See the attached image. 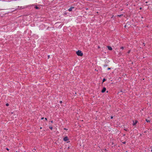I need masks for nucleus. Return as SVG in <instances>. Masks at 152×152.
Here are the masks:
<instances>
[{
	"label": "nucleus",
	"mask_w": 152,
	"mask_h": 152,
	"mask_svg": "<svg viewBox=\"0 0 152 152\" xmlns=\"http://www.w3.org/2000/svg\"><path fill=\"white\" fill-rule=\"evenodd\" d=\"M104 66H107V65H104Z\"/></svg>",
	"instance_id": "nucleus-23"
},
{
	"label": "nucleus",
	"mask_w": 152,
	"mask_h": 152,
	"mask_svg": "<svg viewBox=\"0 0 152 152\" xmlns=\"http://www.w3.org/2000/svg\"><path fill=\"white\" fill-rule=\"evenodd\" d=\"M126 131H127V129H124Z\"/></svg>",
	"instance_id": "nucleus-21"
},
{
	"label": "nucleus",
	"mask_w": 152,
	"mask_h": 152,
	"mask_svg": "<svg viewBox=\"0 0 152 152\" xmlns=\"http://www.w3.org/2000/svg\"><path fill=\"white\" fill-rule=\"evenodd\" d=\"M110 118H111V119H113V116H111V117Z\"/></svg>",
	"instance_id": "nucleus-14"
},
{
	"label": "nucleus",
	"mask_w": 152,
	"mask_h": 152,
	"mask_svg": "<svg viewBox=\"0 0 152 152\" xmlns=\"http://www.w3.org/2000/svg\"><path fill=\"white\" fill-rule=\"evenodd\" d=\"M133 126H135L136 125V124L138 122V121H135V122H134V121H133Z\"/></svg>",
	"instance_id": "nucleus-3"
},
{
	"label": "nucleus",
	"mask_w": 152,
	"mask_h": 152,
	"mask_svg": "<svg viewBox=\"0 0 152 152\" xmlns=\"http://www.w3.org/2000/svg\"><path fill=\"white\" fill-rule=\"evenodd\" d=\"M126 152H128L127 151H126Z\"/></svg>",
	"instance_id": "nucleus-30"
},
{
	"label": "nucleus",
	"mask_w": 152,
	"mask_h": 152,
	"mask_svg": "<svg viewBox=\"0 0 152 152\" xmlns=\"http://www.w3.org/2000/svg\"><path fill=\"white\" fill-rule=\"evenodd\" d=\"M110 68H107V70H110Z\"/></svg>",
	"instance_id": "nucleus-13"
},
{
	"label": "nucleus",
	"mask_w": 152,
	"mask_h": 152,
	"mask_svg": "<svg viewBox=\"0 0 152 152\" xmlns=\"http://www.w3.org/2000/svg\"><path fill=\"white\" fill-rule=\"evenodd\" d=\"M40 129H42V127H40Z\"/></svg>",
	"instance_id": "nucleus-29"
},
{
	"label": "nucleus",
	"mask_w": 152,
	"mask_h": 152,
	"mask_svg": "<svg viewBox=\"0 0 152 152\" xmlns=\"http://www.w3.org/2000/svg\"><path fill=\"white\" fill-rule=\"evenodd\" d=\"M45 119L46 120H47V118H45Z\"/></svg>",
	"instance_id": "nucleus-25"
},
{
	"label": "nucleus",
	"mask_w": 152,
	"mask_h": 152,
	"mask_svg": "<svg viewBox=\"0 0 152 152\" xmlns=\"http://www.w3.org/2000/svg\"><path fill=\"white\" fill-rule=\"evenodd\" d=\"M44 118H43H43H41V119H42H42H43Z\"/></svg>",
	"instance_id": "nucleus-26"
},
{
	"label": "nucleus",
	"mask_w": 152,
	"mask_h": 152,
	"mask_svg": "<svg viewBox=\"0 0 152 152\" xmlns=\"http://www.w3.org/2000/svg\"><path fill=\"white\" fill-rule=\"evenodd\" d=\"M74 7H70V8L69 9H68V10L70 11V12H71V11H72V9H74Z\"/></svg>",
	"instance_id": "nucleus-5"
},
{
	"label": "nucleus",
	"mask_w": 152,
	"mask_h": 152,
	"mask_svg": "<svg viewBox=\"0 0 152 152\" xmlns=\"http://www.w3.org/2000/svg\"><path fill=\"white\" fill-rule=\"evenodd\" d=\"M69 140L68 137H66L64 138L63 140L65 141H66Z\"/></svg>",
	"instance_id": "nucleus-2"
},
{
	"label": "nucleus",
	"mask_w": 152,
	"mask_h": 152,
	"mask_svg": "<svg viewBox=\"0 0 152 152\" xmlns=\"http://www.w3.org/2000/svg\"><path fill=\"white\" fill-rule=\"evenodd\" d=\"M124 47H121V49H124Z\"/></svg>",
	"instance_id": "nucleus-11"
},
{
	"label": "nucleus",
	"mask_w": 152,
	"mask_h": 152,
	"mask_svg": "<svg viewBox=\"0 0 152 152\" xmlns=\"http://www.w3.org/2000/svg\"><path fill=\"white\" fill-rule=\"evenodd\" d=\"M106 90V88L105 87H104L102 90V92L103 93Z\"/></svg>",
	"instance_id": "nucleus-4"
},
{
	"label": "nucleus",
	"mask_w": 152,
	"mask_h": 152,
	"mask_svg": "<svg viewBox=\"0 0 152 152\" xmlns=\"http://www.w3.org/2000/svg\"><path fill=\"white\" fill-rule=\"evenodd\" d=\"M51 123H52L53 122V121H51Z\"/></svg>",
	"instance_id": "nucleus-27"
},
{
	"label": "nucleus",
	"mask_w": 152,
	"mask_h": 152,
	"mask_svg": "<svg viewBox=\"0 0 152 152\" xmlns=\"http://www.w3.org/2000/svg\"><path fill=\"white\" fill-rule=\"evenodd\" d=\"M6 149L8 151H9V149L8 148H7Z\"/></svg>",
	"instance_id": "nucleus-15"
},
{
	"label": "nucleus",
	"mask_w": 152,
	"mask_h": 152,
	"mask_svg": "<svg viewBox=\"0 0 152 152\" xmlns=\"http://www.w3.org/2000/svg\"><path fill=\"white\" fill-rule=\"evenodd\" d=\"M64 129L65 130H67L66 129V128H64Z\"/></svg>",
	"instance_id": "nucleus-24"
},
{
	"label": "nucleus",
	"mask_w": 152,
	"mask_h": 152,
	"mask_svg": "<svg viewBox=\"0 0 152 152\" xmlns=\"http://www.w3.org/2000/svg\"><path fill=\"white\" fill-rule=\"evenodd\" d=\"M126 25H127V24L126 25H125V26H124V27L125 28H126Z\"/></svg>",
	"instance_id": "nucleus-18"
},
{
	"label": "nucleus",
	"mask_w": 152,
	"mask_h": 152,
	"mask_svg": "<svg viewBox=\"0 0 152 152\" xmlns=\"http://www.w3.org/2000/svg\"><path fill=\"white\" fill-rule=\"evenodd\" d=\"M60 103H62V101H60Z\"/></svg>",
	"instance_id": "nucleus-16"
},
{
	"label": "nucleus",
	"mask_w": 152,
	"mask_h": 152,
	"mask_svg": "<svg viewBox=\"0 0 152 152\" xmlns=\"http://www.w3.org/2000/svg\"><path fill=\"white\" fill-rule=\"evenodd\" d=\"M130 51L129 50V51H128V53H130Z\"/></svg>",
	"instance_id": "nucleus-17"
},
{
	"label": "nucleus",
	"mask_w": 152,
	"mask_h": 152,
	"mask_svg": "<svg viewBox=\"0 0 152 152\" xmlns=\"http://www.w3.org/2000/svg\"><path fill=\"white\" fill-rule=\"evenodd\" d=\"M121 15H118V16L119 17H121Z\"/></svg>",
	"instance_id": "nucleus-20"
},
{
	"label": "nucleus",
	"mask_w": 152,
	"mask_h": 152,
	"mask_svg": "<svg viewBox=\"0 0 152 152\" xmlns=\"http://www.w3.org/2000/svg\"><path fill=\"white\" fill-rule=\"evenodd\" d=\"M105 80H106L105 79V78L103 79V80H102V82L103 83V82H104L105 81Z\"/></svg>",
	"instance_id": "nucleus-7"
},
{
	"label": "nucleus",
	"mask_w": 152,
	"mask_h": 152,
	"mask_svg": "<svg viewBox=\"0 0 152 152\" xmlns=\"http://www.w3.org/2000/svg\"><path fill=\"white\" fill-rule=\"evenodd\" d=\"M48 58H50V56L49 55H48Z\"/></svg>",
	"instance_id": "nucleus-22"
},
{
	"label": "nucleus",
	"mask_w": 152,
	"mask_h": 152,
	"mask_svg": "<svg viewBox=\"0 0 152 152\" xmlns=\"http://www.w3.org/2000/svg\"><path fill=\"white\" fill-rule=\"evenodd\" d=\"M49 128L51 130H52L53 129V127L52 126H50Z\"/></svg>",
	"instance_id": "nucleus-10"
},
{
	"label": "nucleus",
	"mask_w": 152,
	"mask_h": 152,
	"mask_svg": "<svg viewBox=\"0 0 152 152\" xmlns=\"http://www.w3.org/2000/svg\"><path fill=\"white\" fill-rule=\"evenodd\" d=\"M107 48H108V49L109 50H112V48L110 46H107Z\"/></svg>",
	"instance_id": "nucleus-6"
},
{
	"label": "nucleus",
	"mask_w": 152,
	"mask_h": 152,
	"mask_svg": "<svg viewBox=\"0 0 152 152\" xmlns=\"http://www.w3.org/2000/svg\"><path fill=\"white\" fill-rule=\"evenodd\" d=\"M123 143H124V144H125L126 143V142H123Z\"/></svg>",
	"instance_id": "nucleus-19"
},
{
	"label": "nucleus",
	"mask_w": 152,
	"mask_h": 152,
	"mask_svg": "<svg viewBox=\"0 0 152 152\" xmlns=\"http://www.w3.org/2000/svg\"><path fill=\"white\" fill-rule=\"evenodd\" d=\"M146 121L147 122H150V121L149 120H148L147 119H146Z\"/></svg>",
	"instance_id": "nucleus-8"
},
{
	"label": "nucleus",
	"mask_w": 152,
	"mask_h": 152,
	"mask_svg": "<svg viewBox=\"0 0 152 152\" xmlns=\"http://www.w3.org/2000/svg\"><path fill=\"white\" fill-rule=\"evenodd\" d=\"M76 54L78 56H83V53H82L81 51L80 50H78L76 52Z\"/></svg>",
	"instance_id": "nucleus-1"
},
{
	"label": "nucleus",
	"mask_w": 152,
	"mask_h": 152,
	"mask_svg": "<svg viewBox=\"0 0 152 152\" xmlns=\"http://www.w3.org/2000/svg\"><path fill=\"white\" fill-rule=\"evenodd\" d=\"M35 9H39V7H38L37 6L35 7Z\"/></svg>",
	"instance_id": "nucleus-9"
},
{
	"label": "nucleus",
	"mask_w": 152,
	"mask_h": 152,
	"mask_svg": "<svg viewBox=\"0 0 152 152\" xmlns=\"http://www.w3.org/2000/svg\"><path fill=\"white\" fill-rule=\"evenodd\" d=\"M140 9H142V8H141V7H140Z\"/></svg>",
	"instance_id": "nucleus-28"
},
{
	"label": "nucleus",
	"mask_w": 152,
	"mask_h": 152,
	"mask_svg": "<svg viewBox=\"0 0 152 152\" xmlns=\"http://www.w3.org/2000/svg\"><path fill=\"white\" fill-rule=\"evenodd\" d=\"M6 106H9V104H8V103H7V104H6Z\"/></svg>",
	"instance_id": "nucleus-12"
}]
</instances>
